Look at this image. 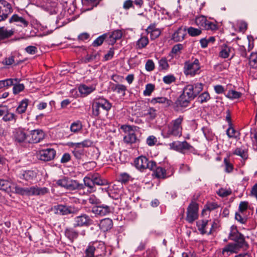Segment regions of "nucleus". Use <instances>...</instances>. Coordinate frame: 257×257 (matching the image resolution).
<instances>
[{"label": "nucleus", "mask_w": 257, "mask_h": 257, "mask_svg": "<svg viewBox=\"0 0 257 257\" xmlns=\"http://www.w3.org/2000/svg\"><path fill=\"white\" fill-rule=\"evenodd\" d=\"M217 193L219 196L222 197H225L230 195L231 193V191L230 189H226L221 188L218 190V191L217 192Z\"/></svg>", "instance_id": "62"}, {"label": "nucleus", "mask_w": 257, "mask_h": 257, "mask_svg": "<svg viewBox=\"0 0 257 257\" xmlns=\"http://www.w3.org/2000/svg\"><path fill=\"white\" fill-rule=\"evenodd\" d=\"M146 31L148 33L151 34L152 39H155L158 38L161 34L160 31L158 29H155L154 25H150L149 26L147 29Z\"/></svg>", "instance_id": "30"}, {"label": "nucleus", "mask_w": 257, "mask_h": 257, "mask_svg": "<svg viewBox=\"0 0 257 257\" xmlns=\"http://www.w3.org/2000/svg\"><path fill=\"white\" fill-rule=\"evenodd\" d=\"M53 210L55 214L60 215H67L70 214H77L79 209L74 206L58 204L54 206Z\"/></svg>", "instance_id": "6"}, {"label": "nucleus", "mask_w": 257, "mask_h": 257, "mask_svg": "<svg viewBox=\"0 0 257 257\" xmlns=\"http://www.w3.org/2000/svg\"><path fill=\"white\" fill-rule=\"evenodd\" d=\"M203 84L197 83L194 85H187L183 90L182 93L178 98L176 104L182 107H187L190 101L194 99L203 90Z\"/></svg>", "instance_id": "1"}, {"label": "nucleus", "mask_w": 257, "mask_h": 257, "mask_svg": "<svg viewBox=\"0 0 257 257\" xmlns=\"http://www.w3.org/2000/svg\"><path fill=\"white\" fill-rule=\"evenodd\" d=\"M12 12V7L9 3L5 0H0V22L6 20Z\"/></svg>", "instance_id": "14"}, {"label": "nucleus", "mask_w": 257, "mask_h": 257, "mask_svg": "<svg viewBox=\"0 0 257 257\" xmlns=\"http://www.w3.org/2000/svg\"><path fill=\"white\" fill-rule=\"evenodd\" d=\"M250 138L252 141L254 149L257 150V129H254L251 132Z\"/></svg>", "instance_id": "52"}, {"label": "nucleus", "mask_w": 257, "mask_h": 257, "mask_svg": "<svg viewBox=\"0 0 257 257\" xmlns=\"http://www.w3.org/2000/svg\"><path fill=\"white\" fill-rule=\"evenodd\" d=\"M218 207L217 203L214 202H211L207 203L205 206V208L203 209L202 214L203 215L205 212L207 211H210L211 210H213L216 208H217Z\"/></svg>", "instance_id": "48"}, {"label": "nucleus", "mask_w": 257, "mask_h": 257, "mask_svg": "<svg viewBox=\"0 0 257 257\" xmlns=\"http://www.w3.org/2000/svg\"><path fill=\"white\" fill-rule=\"evenodd\" d=\"M130 178L131 177L128 174L123 173L120 174L118 177V181L122 183H126L130 180Z\"/></svg>", "instance_id": "60"}, {"label": "nucleus", "mask_w": 257, "mask_h": 257, "mask_svg": "<svg viewBox=\"0 0 257 257\" xmlns=\"http://www.w3.org/2000/svg\"><path fill=\"white\" fill-rule=\"evenodd\" d=\"M210 98V95L207 92H204L200 94L198 97V101L201 103L207 101Z\"/></svg>", "instance_id": "58"}, {"label": "nucleus", "mask_w": 257, "mask_h": 257, "mask_svg": "<svg viewBox=\"0 0 257 257\" xmlns=\"http://www.w3.org/2000/svg\"><path fill=\"white\" fill-rule=\"evenodd\" d=\"M56 154V151L54 149L48 148L39 150L37 153V157L41 161L48 162L53 160Z\"/></svg>", "instance_id": "9"}, {"label": "nucleus", "mask_w": 257, "mask_h": 257, "mask_svg": "<svg viewBox=\"0 0 257 257\" xmlns=\"http://www.w3.org/2000/svg\"><path fill=\"white\" fill-rule=\"evenodd\" d=\"M92 114L93 116L97 117L101 113V108L100 107L99 103L96 100L92 104Z\"/></svg>", "instance_id": "37"}, {"label": "nucleus", "mask_w": 257, "mask_h": 257, "mask_svg": "<svg viewBox=\"0 0 257 257\" xmlns=\"http://www.w3.org/2000/svg\"><path fill=\"white\" fill-rule=\"evenodd\" d=\"M249 64L252 68H257V53H252L249 59Z\"/></svg>", "instance_id": "42"}, {"label": "nucleus", "mask_w": 257, "mask_h": 257, "mask_svg": "<svg viewBox=\"0 0 257 257\" xmlns=\"http://www.w3.org/2000/svg\"><path fill=\"white\" fill-rule=\"evenodd\" d=\"M65 235L68 238L73 241L74 239L78 237V232L73 228H67L65 230Z\"/></svg>", "instance_id": "26"}, {"label": "nucleus", "mask_w": 257, "mask_h": 257, "mask_svg": "<svg viewBox=\"0 0 257 257\" xmlns=\"http://www.w3.org/2000/svg\"><path fill=\"white\" fill-rule=\"evenodd\" d=\"M151 102L154 104L156 103H164L165 104L166 106H170L172 103L171 100L164 97L154 98L152 99Z\"/></svg>", "instance_id": "32"}, {"label": "nucleus", "mask_w": 257, "mask_h": 257, "mask_svg": "<svg viewBox=\"0 0 257 257\" xmlns=\"http://www.w3.org/2000/svg\"><path fill=\"white\" fill-rule=\"evenodd\" d=\"M208 224V220H202L197 222L198 229L201 234H204L207 233L206 228Z\"/></svg>", "instance_id": "29"}, {"label": "nucleus", "mask_w": 257, "mask_h": 257, "mask_svg": "<svg viewBox=\"0 0 257 257\" xmlns=\"http://www.w3.org/2000/svg\"><path fill=\"white\" fill-rule=\"evenodd\" d=\"M155 89V86L149 83L146 85L145 90L144 91L145 96H150Z\"/></svg>", "instance_id": "61"}, {"label": "nucleus", "mask_w": 257, "mask_h": 257, "mask_svg": "<svg viewBox=\"0 0 257 257\" xmlns=\"http://www.w3.org/2000/svg\"><path fill=\"white\" fill-rule=\"evenodd\" d=\"M224 163L225 164V171L227 173H230L232 171L233 166L231 164L227 158L224 159Z\"/></svg>", "instance_id": "64"}, {"label": "nucleus", "mask_w": 257, "mask_h": 257, "mask_svg": "<svg viewBox=\"0 0 257 257\" xmlns=\"http://www.w3.org/2000/svg\"><path fill=\"white\" fill-rule=\"evenodd\" d=\"M198 205L194 202H191L187 208L186 220L190 223H193L198 217Z\"/></svg>", "instance_id": "11"}, {"label": "nucleus", "mask_w": 257, "mask_h": 257, "mask_svg": "<svg viewBox=\"0 0 257 257\" xmlns=\"http://www.w3.org/2000/svg\"><path fill=\"white\" fill-rule=\"evenodd\" d=\"M232 48L227 45H224L219 53V56L222 58H226L229 57V53L231 52Z\"/></svg>", "instance_id": "36"}, {"label": "nucleus", "mask_w": 257, "mask_h": 257, "mask_svg": "<svg viewBox=\"0 0 257 257\" xmlns=\"http://www.w3.org/2000/svg\"><path fill=\"white\" fill-rule=\"evenodd\" d=\"M49 192V189L46 187H38L37 186L31 187L24 188L23 195L26 196H39L44 195Z\"/></svg>", "instance_id": "13"}, {"label": "nucleus", "mask_w": 257, "mask_h": 257, "mask_svg": "<svg viewBox=\"0 0 257 257\" xmlns=\"http://www.w3.org/2000/svg\"><path fill=\"white\" fill-rule=\"evenodd\" d=\"M15 142L20 144L28 143V135L22 129L16 130L14 133Z\"/></svg>", "instance_id": "18"}, {"label": "nucleus", "mask_w": 257, "mask_h": 257, "mask_svg": "<svg viewBox=\"0 0 257 257\" xmlns=\"http://www.w3.org/2000/svg\"><path fill=\"white\" fill-rule=\"evenodd\" d=\"M242 247L234 243H230L222 249V254L229 256L230 254L237 253Z\"/></svg>", "instance_id": "20"}, {"label": "nucleus", "mask_w": 257, "mask_h": 257, "mask_svg": "<svg viewBox=\"0 0 257 257\" xmlns=\"http://www.w3.org/2000/svg\"><path fill=\"white\" fill-rule=\"evenodd\" d=\"M153 168L150 169L153 171V175L158 179H165L172 176L174 174V170L172 168L165 169V168L158 166L155 162V165Z\"/></svg>", "instance_id": "4"}, {"label": "nucleus", "mask_w": 257, "mask_h": 257, "mask_svg": "<svg viewBox=\"0 0 257 257\" xmlns=\"http://www.w3.org/2000/svg\"><path fill=\"white\" fill-rule=\"evenodd\" d=\"M92 211L96 215L104 216L110 212V209L107 205L95 206L93 207Z\"/></svg>", "instance_id": "21"}, {"label": "nucleus", "mask_w": 257, "mask_h": 257, "mask_svg": "<svg viewBox=\"0 0 257 257\" xmlns=\"http://www.w3.org/2000/svg\"><path fill=\"white\" fill-rule=\"evenodd\" d=\"M16 115L14 113L10 112L8 109L7 110V112L3 115V120L5 122L10 121L13 120L16 121Z\"/></svg>", "instance_id": "38"}, {"label": "nucleus", "mask_w": 257, "mask_h": 257, "mask_svg": "<svg viewBox=\"0 0 257 257\" xmlns=\"http://www.w3.org/2000/svg\"><path fill=\"white\" fill-rule=\"evenodd\" d=\"M20 79L18 82L14 81V84L13 85V92L14 94H17L20 92L23 91L25 89V86L23 84H20Z\"/></svg>", "instance_id": "34"}, {"label": "nucleus", "mask_w": 257, "mask_h": 257, "mask_svg": "<svg viewBox=\"0 0 257 257\" xmlns=\"http://www.w3.org/2000/svg\"><path fill=\"white\" fill-rule=\"evenodd\" d=\"M44 132L40 129L31 131L28 135V143H38L45 138Z\"/></svg>", "instance_id": "15"}, {"label": "nucleus", "mask_w": 257, "mask_h": 257, "mask_svg": "<svg viewBox=\"0 0 257 257\" xmlns=\"http://www.w3.org/2000/svg\"><path fill=\"white\" fill-rule=\"evenodd\" d=\"M99 103L100 107L103 110L107 112L111 108V104L105 99H99L97 100Z\"/></svg>", "instance_id": "31"}, {"label": "nucleus", "mask_w": 257, "mask_h": 257, "mask_svg": "<svg viewBox=\"0 0 257 257\" xmlns=\"http://www.w3.org/2000/svg\"><path fill=\"white\" fill-rule=\"evenodd\" d=\"M169 146L172 149L183 154L185 153L186 151H188L191 152L194 151L193 147L185 141L183 142H174L170 143Z\"/></svg>", "instance_id": "10"}, {"label": "nucleus", "mask_w": 257, "mask_h": 257, "mask_svg": "<svg viewBox=\"0 0 257 257\" xmlns=\"http://www.w3.org/2000/svg\"><path fill=\"white\" fill-rule=\"evenodd\" d=\"M100 227L104 232L110 231L112 228V220L109 218L102 219L100 222Z\"/></svg>", "instance_id": "24"}, {"label": "nucleus", "mask_w": 257, "mask_h": 257, "mask_svg": "<svg viewBox=\"0 0 257 257\" xmlns=\"http://www.w3.org/2000/svg\"><path fill=\"white\" fill-rule=\"evenodd\" d=\"M76 144L81 148H88L92 145L93 142L89 139H86L81 142L76 143Z\"/></svg>", "instance_id": "54"}, {"label": "nucleus", "mask_w": 257, "mask_h": 257, "mask_svg": "<svg viewBox=\"0 0 257 257\" xmlns=\"http://www.w3.org/2000/svg\"><path fill=\"white\" fill-rule=\"evenodd\" d=\"M236 134H238V132L232 127V124L229 125L228 128L226 130V135L229 138H237Z\"/></svg>", "instance_id": "47"}, {"label": "nucleus", "mask_w": 257, "mask_h": 257, "mask_svg": "<svg viewBox=\"0 0 257 257\" xmlns=\"http://www.w3.org/2000/svg\"><path fill=\"white\" fill-rule=\"evenodd\" d=\"M233 154L240 156L243 160H245L247 158V152L242 148H236Z\"/></svg>", "instance_id": "51"}, {"label": "nucleus", "mask_w": 257, "mask_h": 257, "mask_svg": "<svg viewBox=\"0 0 257 257\" xmlns=\"http://www.w3.org/2000/svg\"><path fill=\"white\" fill-rule=\"evenodd\" d=\"M56 184L59 186L64 187L70 190L84 189V185L82 184L79 183L76 180H69L68 178L65 177L58 180Z\"/></svg>", "instance_id": "5"}, {"label": "nucleus", "mask_w": 257, "mask_h": 257, "mask_svg": "<svg viewBox=\"0 0 257 257\" xmlns=\"http://www.w3.org/2000/svg\"><path fill=\"white\" fill-rule=\"evenodd\" d=\"M9 22L12 23L14 22L18 23L20 26L26 27L29 24L28 21L26 20L24 18L19 17L17 14L13 15L9 20Z\"/></svg>", "instance_id": "23"}, {"label": "nucleus", "mask_w": 257, "mask_h": 257, "mask_svg": "<svg viewBox=\"0 0 257 257\" xmlns=\"http://www.w3.org/2000/svg\"><path fill=\"white\" fill-rule=\"evenodd\" d=\"M99 59V55L98 53H95L90 55L87 54L84 58V62L87 63L93 61H97Z\"/></svg>", "instance_id": "40"}, {"label": "nucleus", "mask_w": 257, "mask_h": 257, "mask_svg": "<svg viewBox=\"0 0 257 257\" xmlns=\"http://www.w3.org/2000/svg\"><path fill=\"white\" fill-rule=\"evenodd\" d=\"M91 176L95 185H105L108 184L107 181L104 179H102L99 174H94L91 175Z\"/></svg>", "instance_id": "33"}, {"label": "nucleus", "mask_w": 257, "mask_h": 257, "mask_svg": "<svg viewBox=\"0 0 257 257\" xmlns=\"http://www.w3.org/2000/svg\"><path fill=\"white\" fill-rule=\"evenodd\" d=\"M228 238L233 241L234 243L242 248L248 246L247 243L245 240L244 235L238 231L236 226L232 225L231 226Z\"/></svg>", "instance_id": "3"}, {"label": "nucleus", "mask_w": 257, "mask_h": 257, "mask_svg": "<svg viewBox=\"0 0 257 257\" xmlns=\"http://www.w3.org/2000/svg\"><path fill=\"white\" fill-rule=\"evenodd\" d=\"M159 68L161 70H167L169 68V65L165 58H162L159 61Z\"/></svg>", "instance_id": "59"}, {"label": "nucleus", "mask_w": 257, "mask_h": 257, "mask_svg": "<svg viewBox=\"0 0 257 257\" xmlns=\"http://www.w3.org/2000/svg\"><path fill=\"white\" fill-rule=\"evenodd\" d=\"M29 99H24L22 100L19 103L16 109V112L19 114H22L26 112L28 105Z\"/></svg>", "instance_id": "28"}, {"label": "nucleus", "mask_w": 257, "mask_h": 257, "mask_svg": "<svg viewBox=\"0 0 257 257\" xmlns=\"http://www.w3.org/2000/svg\"><path fill=\"white\" fill-rule=\"evenodd\" d=\"M206 18L205 16L201 15L196 18L195 24L200 28H203L206 23Z\"/></svg>", "instance_id": "45"}, {"label": "nucleus", "mask_w": 257, "mask_h": 257, "mask_svg": "<svg viewBox=\"0 0 257 257\" xmlns=\"http://www.w3.org/2000/svg\"><path fill=\"white\" fill-rule=\"evenodd\" d=\"M135 167L139 170L143 171L145 169L153 168L155 165L154 161H149L148 158L145 156H140L134 161Z\"/></svg>", "instance_id": "7"}, {"label": "nucleus", "mask_w": 257, "mask_h": 257, "mask_svg": "<svg viewBox=\"0 0 257 257\" xmlns=\"http://www.w3.org/2000/svg\"><path fill=\"white\" fill-rule=\"evenodd\" d=\"M35 173L33 171L28 170L24 171L21 177V178L26 181L32 180L35 177Z\"/></svg>", "instance_id": "41"}, {"label": "nucleus", "mask_w": 257, "mask_h": 257, "mask_svg": "<svg viewBox=\"0 0 257 257\" xmlns=\"http://www.w3.org/2000/svg\"><path fill=\"white\" fill-rule=\"evenodd\" d=\"M12 185V183L8 180L0 179V190L9 192Z\"/></svg>", "instance_id": "35"}, {"label": "nucleus", "mask_w": 257, "mask_h": 257, "mask_svg": "<svg viewBox=\"0 0 257 257\" xmlns=\"http://www.w3.org/2000/svg\"><path fill=\"white\" fill-rule=\"evenodd\" d=\"M176 77L173 74L165 76L163 78V82L166 84H170L176 81Z\"/></svg>", "instance_id": "57"}, {"label": "nucleus", "mask_w": 257, "mask_h": 257, "mask_svg": "<svg viewBox=\"0 0 257 257\" xmlns=\"http://www.w3.org/2000/svg\"><path fill=\"white\" fill-rule=\"evenodd\" d=\"M183 119V117L179 116L177 119L172 120L170 124L164 130V133L166 135L165 137L169 138L171 136H181L182 130L181 123Z\"/></svg>", "instance_id": "2"}, {"label": "nucleus", "mask_w": 257, "mask_h": 257, "mask_svg": "<svg viewBox=\"0 0 257 257\" xmlns=\"http://www.w3.org/2000/svg\"><path fill=\"white\" fill-rule=\"evenodd\" d=\"M187 32L188 34L191 37H196L200 35L202 31L200 29L190 27L187 29Z\"/></svg>", "instance_id": "46"}, {"label": "nucleus", "mask_w": 257, "mask_h": 257, "mask_svg": "<svg viewBox=\"0 0 257 257\" xmlns=\"http://www.w3.org/2000/svg\"><path fill=\"white\" fill-rule=\"evenodd\" d=\"M83 181L85 186L88 187V191L89 192H94L96 190L95 188V184L92 180V176L85 177L83 179Z\"/></svg>", "instance_id": "27"}, {"label": "nucleus", "mask_w": 257, "mask_h": 257, "mask_svg": "<svg viewBox=\"0 0 257 257\" xmlns=\"http://www.w3.org/2000/svg\"><path fill=\"white\" fill-rule=\"evenodd\" d=\"M200 68L199 60L195 59L193 62L187 61L184 63V72L186 75L194 76L198 73Z\"/></svg>", "instance_id": "8"}, {"label": "nucleus", "mask_w": 257, "mask_h": 257, "mask_svg": "<svg viewBox=\"0 0 257 257\" xmlns=\"http://www.w3.org/2000/svg\"><path fill=\"white\" fill-rule=\"evenodd\" d=\"M121 128L126 134L123 137L125 143L132 144L137 142V138L132 126L123 125L121 126Z\"/></svg>", "instance_id": "12"}, {"label": "nucleus", "mask_w": 257, "mask_h": 257, "mask_svg": "<svg viewBox=\"0 0 257 257\" xmlns=\"http://www.w3.org/2000/svg\"><path fill=\"white\" fill-rule=\"evenodd\" d=\"M95 255V246H92V244H89L85 250V256L94 257Z\"/></svg>", "instance_id": "55"}, {"label": "nucleus", "mask_w": 257, "mask_h": 257, "mask_svg": "<svg viewBox=\"0 0 257 257\" xmlns=\"http://www.w3.org/2000/svg\"><path fill=\"white\" fill-rule=\"evenodd\" d=\"M186 29H183L180 27L172 35V39L175 42L182 41L184 39L186 36Z\"/></svg>", "instance_id": "22"}, {"label": "nucleus", "mask_w": 257, "mask_h": 257, "mask_svg": "<svg viewBox=\"0 0 257 257\" xmlns=\"http://www.w3.org/2000/svg\"><path fill=\"white\" fill-rule=\"evenodd\" d=\"M92 246H95V255H101L105 251L104 243L101 241H96L92 243Z\"/></svg>", "instance_id": "25"}, {"label": "nucleus", "mask_w": 257, "mask_h": 257, "mask_svg": "<svg viewBox=\"0 0 257 257\" xmlns=\"http://www.w3.org/2000/svg\"><path fill=\"white\" fill-rule=\"evenodd\" d=\"M114 90L120 96H123L125 94L126 87L122 84H117L115 86Z\"/></svg>", "instance_id": "56"}, {"label": "nucleus", "mask_w": 257, "mask_h": 257, "mask_svg": "<svg viewBox=\"0 0 257 257\" xmlns=\"http://www.w3.org/2000/svg\"><path fill=\"white\" fill-rule=\"evenodd\" d=\"M241 93L236 91L235 90H229L225 96L230 99H237L241 97Z\"/></svg>", "instance_id": "39"}, {"label": "nucleus", "mask_w": 257, "mask_h": 257, "mask_svg": "<svg viewBox=\"0 0 257 257\" xmlns=\"http://www.w3.org/2000/svg\"><path fill=\"white\" fill-rule=\"evenodd\" d=\"M93 89L92 87H88L85 85H82L79 87V91L81 94L84 96L88 95L92 92Z\"/></svg>", "instance_id": "43"}, {"label": "nucleus", "mask_w": 257, "mask_h": 257, "mask_svg": "<svg viewBox=\"0 0 257 257\" xmlns=\"http://www.w3.org/2000/svg\"><path fill=\"white\" fill-rule=\"evenodd\" d=\"M76 143L69 142L67 145L73 148L72 154L75 158L78 160H81L85 155V150L77 145H75Z\"/></svg>", "instance_id": "19"}, {"label": "nucleus", "mask_w": 257, "mask_h": 257, "mask_svg": "<svg viewBox=\"0 0 257 257\" xmlns=\"http://www.w3.org/2000/svg\"><path fill=\"white\" fill-rule=\"evenodd\" d=\"M101 0H82L83 5L86 6H96Z\"/></svg>", "instance_id": "63"}, {"label": "nucleus", "mask_w": 257, "mask_h": 257, "mask_svg": "<svg viewBox=\"0 0 257 257\" xmlns=\"http://www.w3.org/2000/svg\"><path fill=\"white\" fill-rule=\"evenodd\" d=\"M74 227L88 226L92 224V220L85 214L78 216L74 218Z\"/></svg>", "instance_id": "17"}, {"label": "nucleus", "mask_w": 257, "mask_h": 257, "mask_svg": "<svg viewBox=\"0 0 257 257\" xmlns=\"http://www.w3.org/2000/svg\"><path fill=\"white\" fill-rule=\"evenodd\" d=\"M203 29L206 30L214 31L217 29V26L214 23L210 22L207 20L206 23L205 24Z\"/></svg>", "instance_id": "53"}, {"label": "nucleus", "mask_w": 257, "mask_h": 257, "mask_svg": "<svg viewBox=\"0 0 257 257\" xmlns=\"http://www.w3.org/2000/svg\"><path fill=\"white\" fill-rule=\"evenodd\" d=\"M149 43L148 38L147 37H142L137 42V46L139 49L145 47Z\"/></svg>", "instance_id": "50"}, {"label": "nucleus", "mask_w": 257, "mask_h": 257, "mask_svg": "<svg viewBox=\"0 0 257 257\" xmlns=\"http://www.w3.org/2000/svg\"><path fill=\"white\" fill-rule=\"evenodd\" d=\"M82 128V125L80 121L73 122L70 126V130L74 133L80 131Z\"/></svg>", "instance_id": "44"}, {"label": "nucleus", "mask_w": 257, "mask_h": 257, "mask_svg": "<svg viewBox=\"0 0 257 257\" xmlns=\"http://www.w3.org/2000/svg\"><path fill=\"white\" fill-rule=\"evenodd\" d=\"M2 81V83L5 87V88H8L10 86H13L14 84V81L18 82L19 81V79L18 78H15V79H12V78H9L6 79L5 80H1Z\"/></svg>", "instance_id": "49"}, {"label": "nucleus", "mask_w": 257, "mask_h": 257, "mask_svg": "<svg viewBox=\"0 0 257 257\" xmlns=\"http://www.w3.org/2000/svg\"><path fill=\"white\" fill-rule=\"evenodd\" d=\"M105 42L108 45H112V32L103 34L97 37L92 43L93 47L101 46Z\"/></svg>", "instance_id": "16"}]
</instances>
